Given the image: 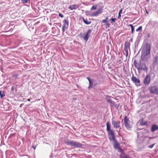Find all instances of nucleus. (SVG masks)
I'll return each mask as SVG.
<instances>
[{
  "instance_id": "nucleus-25",
  "label": "nucleus",
  "mask_w": 158,
  "mask_h": 158,
  "mask_svg": "<svg viewBox=\"0 0 158 158\" xmlns=\"http://www.w3.org/2000/svg\"><path fill=\"white\" fill-rule=\"evenodd\" d=\"M107 101L108 102L110 103L112 105H114L115 104V103L113 102V101L111 99H108Z\"/></svg>"
},
{
  "instance_id": "nucleus-47",
  "label": "nucleus",
  "mask_w": 158,
  "mask_h": 158,
  "mask_svg": "<svg viewBox=\"0 0 158 158\" xmlns=\"http://www.w3.org/2000/svg\"><path fill=\"white\" fill-rule=\"evenodd\" d=\"M130 41H131V42H132V39H131L130 40Z\"/></svg>"
},
{
  "instance_id": "nucleus-12",
  "label": "nucleus",
  "mask_w": 158,
  "mask_h": 158,
  "mask_svg": "<svg viewBox=\"0 0 158 158\" xmlns=\"http://www.w3.org/2000/svg\"><path fill=\"white\" fill-rule=\"evenodd\" d=\"M86 79L89 82V85L88 88L89 89L92 88L93 85V83L94 82V80L93 79L90 78L89 77H87Z\"/></svg>"
},
{
  "instance_id": "nucleus-14",
  "label": "nucleus",
  "mask_w": 158,
  "mask_h": 158,
  "mask_svg": "<svg viewBox=\"0 0 158 158\" xmlns=\"http://www.w3.org/2000/svg\"><path fill=\"white\" fill-rule=\"evenodd\" d=\"M106 131H108V132H110L112 131H113V130L111 129V124L109 122H107L106 124Z\"/></svg>"
},
{
  "instance_id": "nucleus-28",
  "label": "nucleus",
  "mask_w": 158,
  "mask_h": 158,
  "mask_svg": "<svg viewBox=\"0 0 158 158\" xmlns=\"http://www.w3.org/2000/svg\"><path fill=\"white\" fill-rule=\"evenodd\" d=\"M19 75V74H14L13 75V78H15V79H16L18 77V76Z\"/></svg>"
},
{
  "instance_id": "nucleus-40",
  "label": "nucleus",
  "mask_w": 158,
  "mask_h": 158,
  "mask_svg": "<svg viewBox=\"0 0 158 158\" xmlns=\"http://www.w3.org/2000/svg\"><path fill=\"white\" fill-rule=\"evenodd\" d=\"M32 147L33 148V149L35 150L36 148V146L35 145H33Z\"/></svg>"
},
{
  "instance_id": "nucleus-38",
  "label": "nucleus",
  "mask_w": 158,
  "mask_h": 158,
  "mask_svg": "<svg viewBox=\"0 0 158 158\" xmlns=\"http://www.w3.org/2000/svg\"><path fill=\"white\" fill-rule=\"evenodd\" d=\"M146 124H146V122H145V123H141V125H142V126H144Z\"/></svg>"
},
{
  "instance_id": "nucleus-33",
  "label": "nucleus",
  "mask_w": 158,
  "mask_h": 158,
  "mask_svg": "<svg viewBox=\"0 0 158 158\" xmlns=\"http://www.w3.org/2000/svg\"><path fill=\"white\" fill-rule=\"evenodd\" d=\"M155 143H154V144H151V145H149L148 147V148H153V147H154V145H155Z\"/></svg>"
},
{
  "instance_id": "nucleus-27",
  "label": "nucleus",
  "mask_w": 158,
  "mask_h": 158,
  "mask_svg": "<svg viewBox=\"0 0 158 158\" xmlns=\"http://www.w3.org/2000/svg\"><path fill=\"white\" fill-rule=\"evenodd\" d=\"M97 5H93L92 7L91 8L90 10H95L97 9Z\"/></svg>"
},
{
  "instance_id": "nucleus-35",
  "label": "nucleus",
  "mask_w": 158,
  "mask_h": 158,
  "mask_svg": "<svg viewBox=\"0 0 158 158\" xmlns=\"http://www.w3.org/2000/svg\"><path fill=\"white\" fill-rule=\"evenodd\" d=\"M108 21H107L106 20H105V19H103L102 21V22L103 23H107Z\"/></svg>"
},
{
  "instance_id": "nucleus-16",
  "label": "nucleus",
  "mask_w": 158,
  "mask_h": 158,
  "mask_svg": "<svg viewBox=\"0 0 158 158\" xmlns=\"http://www.w3.org/2000/svg\"><path fill=\"white\" fill-rule=\"evenodd\" d=\"M79 7V6L78 5L75 4L70 5L68 8L70 10H76Z\"/></svg>"
},
{
  "instance_id": "nucleus-20",
  "label": "nucleus",
  "mask_w": 158,
  "mask_h": 158,
  "mask_svg": "<svg viewBox=\"0 0 158 158\" xmlns=\"http://www.w3.org/2000/svg\"><path fill=\"white\" fill-rule=\"evenodd\" d=\"M120 156L121 158H130L129 155H126L124 154L121 155Z\"/></svg>"
},
{
  "instance_id": "nucleus-31",
  "label": "nucleus",
  "mask_w": 158,
  "mask_h": 158,
  "mask_svg": "<svg viewBox=\"0 0 158 158\" xmlns=\"http://www.w3.org/2000/svg\"><path fill=\"white\" fill-rule=\"evenodd\" d=\"M116 62L119 64H120L122 62L121 59L120 58L117 59Z\"/></svg>"
},
{
  "instance_id": "nucleus-37",
  "label": "nucleus",
  "mask_w": 158,
  "mask_h": 158,
  "mask_svg": "<svg viewBox=\"0 0 158 158\" xmlns=\"http://www.w3.org/2000/svg\"><path fill=\"white\" fill-rule=\"evenodd\" d=\"M14 86H11V90L12 91H14Z\"/></svg>"
},
{
  "instance_id": "nucleus-9",
  "label": "nucleus",
  "mask_w": 158,
  "mask_h": 158,
  "mask_svg": "<svg viewBox=\"0 0 158 158\" xmlns=\"http://www.w3.org/2000/svg\"><path fill=\"white\" fill-rule=\"evenodd\" d=\"M108 135L109 139L111 141H115L116 140L114 134V131H112L110 132H108Z\"/></svg>"
},
{
  "instance_id": "nucleus-48",
  "label": "nucleus",
  "mask_w": 158,
  "mask_h": 158,
  "mask_svg": "<svg viewBox=\"0 0 158 158\" xmlns=\"http://www.w3.org/2000/svg\"><path fill=\"white\" fill-rule=\"evenodd\" d=\"M146 1L148 2L149 1V0H146Z\"/></svg>"
},
{
  "instance_id": "nucleus-30",
  "label": "nucleus",
  "mask_w": 158,
  "mask_h": 158,
  "mask_svg": "<svg viewBox=\"0 0 158 158\" xmlns=\"http://www.w3.org/2000/svg\"><path fill=\"white\" fill-rule=\"evenodd\" d=\"M110 24L108 22L106 23V28H107L110 27Z\"/></svg>"
},
{
  "instance_id": "nucleus-22",
  "label": "nucleus",
  "mask_w": 158,
  "mask_h": 158,
  "mask_svg": "<svg viewBox=\"0 0 158 158\" xmlns=\"http://www.w3.org/2000/svg\"><path fill=\"white\" fill-rule=\"evenodd\" d=\"M83 21L84 23L87 25L91 23V21H88L86 19H85L84 18H83Z\"/></svg>"
},
{
  "instance_id": "nucleus-42",
  "label": "nucleus",
  "mask_w": 158,
  "mask_h": 158,
  "mask_svg": "<svg viewBox=\"0 0 158 158\" xmlns=\"http://www.w3.org/2000/svg\"><path fill=\"white\" fill-rule=\"evenodd\" d=\"M147 37L148 38H150V34L149 33H148L147 35Z\"/></svg>"
},
{
  "instance_id": "nucleus-8",
  "label": "nucleus",
  "mask_w": 158,
  "mask_h": 158,
  "mask_svg": "<svg viewBox=\"0 0 158 158\" xmlns=\"http://www.w3.org/2000/svg\"><path fill=\"white\" fill-rule=\"evenodd\" d=\"M151 81L150 75V74H147L143 80V83L145 85H148L150 83Z\"/></svg>"
},
{
  "instance_id": "nucleus-43",
  "label": "nucleus",
  "mask_w": 158,
  "mask_h": 158,
  "mask_svg": "<svg viewBox=\"0 0 158 158\" xmlns=\"http://www.w3.org/2000/svg\"><path fill=\"white\" fill-rule=\"evenodd\" d=\"M145 10H146V13L147 14H148V13L149 12L146 9Z\"/></svg>"
},
{
  "instance_id": "nucleus-21",
  "label": "nucleus",
  "mask_w": 158,
  "mask_h": 158,
  "mask_svg": "<svg viewBox=\"0 0 158 158\" xmlns=\"http://www.w3.org/2000/svg\"><path fill=\"white\" fill-rule=\"evenodd\" d=\"M154 64H157L158 63V56H155L154 57Z\"/></svg>"
},
{
  "instance_id": "nucleus-19",
  "label": "nucleus",
  "mask_w": 158,
  "mask_h": 158,
  "mask_svg": "<svg viewBox=\"0 0 158 158\" xmlns=\"http://www.w3.org/2000/svg\"><path fill=\"white\" fill-rule=\"evenodd\" d=\"M158 129V126L157 125L154 124L153 125L151 129L152 131L153 132H154L156 130Z\"/></svg>"
},
{
  "instance_id": "nucleus-13",
  "label": "nucleus",
  "mask_w": 158,
  "mask_h": 158,
  "mask_svg": "<svg viewBox=\"0 0 158 158\" xmlns=\"http://www.w3.org/2000/svg\"><path fill=\"white\" fill-rule=\"evenodd\" d=\"M92 30L91 29H89L85 35V36L83 37V39L86 41H87L89 39V35L91 34Z\"/></svg>"
},
{
  "instance_id": "nucleus-7",
  "label": "nucleus",
  "mask_w": 158,
  "mask_h": 158,
  "mask_svg": "<svg viewBox=\"0 0 158 158\" xmlns=\"http://www.w3.org/2000/svg\"><path fill=\"white\" fill-rule=\"evenodd\" d=\"M63 25L62 27V31L64 32L65 29H67L68 28L69 25V20L68 17L63 21Z\"/></svg>"
},
{
  "instance_id": "nucleus-41",
  "label": "nucleus",
  "mask_w": 158,
  "mask_h": 158,
  "mask_svg": "<svg viewBox=\"0 0 158 158\" xmlns=\"http://www.w3.org/2000/svg\"><path fill=\"white\" fill-rule=\"evenodd\" d=\"M122 10H123L122 9H121L120 10V11H119V12L118 14H121V12H122Z\"/></svg>"
},
{
  "instance_id": "nucleus-4",
  "label": "nucleus",
  "mask_w": 158,
  "mask_h": 158,
  "mask_svg": "<svg viewBox=\"0 0 158 158\" xmlns=\"http://www.w3.org/2000/svg\"><path fill=\"white\" fill-rule=\"evenodd\" d=\"M151 46L148 43H146L143 48L141 54L150 55Z\"/></svg>"
},
{
  "instance_id": "nucleus-24",
  "label": "nucleus",
  "mask_w": 158,
  "mask_h": 158,
  "mask_svg": "<svg viewBox=\"0 0 158 158\" xmlns=\"http://www.w3.org/2000/svg\"><path fill=\"white\" fill-rule=\"evenodd\" d=\"M128 26H130V27H131V33H132L133 32L134 30V27L131 24H129L128 25Z\"/></svg>"
},
{
  "instance_id": "nucleus-26",
  "label": "nucleus",
  "mask_w": 158,
  "mask_h": 158,
  "mask_svg": "<svg viewBox=\"0 0 158 158\" xmlns=\"http://www.w3.org/2000/svg\"><path fill=\"white\" fill-rule=\"evenodd\" d=\"M142 27L141 26H139L137 29L136 30V31H141L142 30Z\"/></svg>"
},
{
  "instance_id": "nucleus-2",
  "label": "nucleus",
  "mask_w": 158,
  "mask_h": 158,
  "mask_svg": "<svg viewBox=\"0 0 158 158\" xmlns=\"http://www.w3.org/2000/svg\"><path fill=\"white\" fill-rule=\"evenodd\" d=\"M65 143L68 145L77 148H81L83 146L82 144L74 140L66 141Z\"/></svg>"
},
{
  "instance_id": "nucleus-1",
  "label": "nucleus",
  "mask_w": 158,
  "mask_h": 158,
  "mask_svg": "<svg viewBox=\"0 0 158 158\" xmlns=\"http://www.w3.org/2000/svg\"><path fill=\"white\" fill-rule=\"evenodd\" d=\"M133 63L135 67L137 69L138 71H139L140 70H142L144 71H145L147 73L148 70V67L145 63H141V60L138 63H137L136 60H135Z\"/></svg>"
},
{
  "instance_id": "nucleus-46",
  "label": "nucleus",
  "mask_w": 158,
  "mask_h": 158,
  "mask_svg": "<svg viewBox=\"0 0 158 158\" xmlns=\"http://www.w3.org/2000/svg\"><path fill=\"white\" fill-rule=\"evenodd\" d=\"M30 99H27V101H30Z\"/></svg>"
},
{
  "instance_id": "nucleus-45",
  "label": "nucleus",
  "mask_w": 158,
  "mask_h": 158,
  "mask_svg": "<svg viewBox=\"0 0 158 158\" xmlns=\"http://www.w3.org/2000/svg\"><path fill=\"white\" fill-rule=\"evenodd\" d=\"M108 19V18L107 17H106V18L105 19V20H106V21H107V20Z\"/></svg>"
},
{
  "instance_id": "nucleus-10",
  "label": "nucleus",
  "mask_w": 158,
  "mask_h": 158,
  "mask_svg": "<svg viewBox=\"0 0 158 158\" xmlns=\"http://www.w3.org/2000/svg\"><path fill=\"white\" fill-rule=\"evenodd\" d=\"M102 12V9L101 7H99L96 11L92 12L91 16H97Z\"/></svg>"
},
{
  "instance_id": "nucleus-29",
  "label": "nucleus",
  "mask_w": 158,
  "mask_h": 158,
  "mask_svg": "<svg viewBox=\"0 0 158 158\" xmlns=\"http://www.w3.org/2000/svg\"><path fill=\"white\" fill-rule=\"evenodd\" d=\"M22 3H27L28 1L30 2V0H21Z\"/></svg>"
},
{
  "instance_id": "nucleus-36",
  "label": "nucleus",
  "mask_w": 158,
  "mask_h": 158,
  "mask_svg": "<svg viewBox=\"0 0 158 158\" xmlns=\"http://www.w3.org/2000/svg\"><path fill=\"white\" fill-rule=\"evenodd\" d=\"M59 16L61 18H63L64 17V15L61 13L59 14Z\"/></svg>"
},
{
  "instance_id": "nucleus-32",
  "label": "nucleus",
  "mask_w": 158,
  "mask_h": 158,
  "mask_svg": "<svg viewBox=\"0 0 158 158\" xmlns=\"http://www.w3.org/2000/svg\"><path fill=\"white\" fill-rule=\"evenodd\" d=\"M116 19L115 18H111L110 19V20L111 21V23L113 24V22H114L116 21Z\"/></svg>"
},
{
  "instance_id": "nucleus-18",
  "label": "nucleus",
  "mask_w": 158,
  "mask_h": 158,
  "mask_svg": "<svg viewBox=\"0 0 158 158\" xmlns=\"http://www.w3.org/2000/svg\"><path fill=\"white\" fill-rule=\"evenodd\" d=\"M114 148L115 149H118L119 150L120 149L119 147V144L118 143L117 140L114 141Z\"/></svg>"
},
{
  "instance_id": "nucleus-11",
  "label": "nucleus",
  "mask_w": 158,
  "mask_h": 158,
  "mask_svg": "<svg viewBox=\"0 0 158 158\" xmlns=\"http://www.w3.org/2000/svg\"><path fill=\"white\" fill-rule=\"evenodd\" d=\"M150 55L141 54V60L143 61L147 62L150 58Z\"/></svg>"
},
{
  "instance_id": "nucleus-15",
  "label": "nucleus",
  "mask_w": 158,
  "mask_h": 158,
  "mask_svg": "<svg viewBox=\"0 0 158 158\" xmlns=\"http://www.w3.org/2000/svg\"><path fill=\"white\" fill-rule=\"evenodd\" d=\"M130 43L128 41L125 42L124 44V50H130Z\"/></svg>"
},
{
  "instance_id": "nucleus-23",
  "label": "nucleus",
  "mask_w": 158,
  "mask_h": 158,
  "mask_svg": "<svg viewBox=\"0 0 158 158\" xmlns=\"http://www.w3.org/2000/svg\"><path fill=\"white\" fill-rule=\"evenodd\" d=\"M5 95V92L2 90L0 91V96L1 98H3Z\"/></svg>"
},
{
  "instance_id": "nucleus-6",
  "label": "nucleus",
  "mask_w": 158,
  "mask_h": 158,
  "mask_svg": "<svg viewBox=\"0 0 158 158\" xmlns=\"http://www.w3.org/2000/svg\"><path fill=\"white\" fill-rule=\"evenodd\" d=\"M113 119V118H112L111 119V122L113 127L116 129L119 128V129H120V121L118 120L117 121H116L114 120Z\"/></svg>"
},
{
  "instance_id": "nucleus-3",
  "label": "nucleus",
  "mask_w": 158,
  "mask_h": 158,
  "mask_svg": "<svg viewBox=\"0 0 158 158\" xmlns=\"http://www.w3.org/2000/svg\"><path fill=\"white\" fill-rule=\"evenodd\" d=\"M148 90L150 94H158V85L154 84L151 85L148 87Z\"/></svg>"
},
{
  "instance_id": "nucleus-39",
  "label": "nucleus",
  "mask_w": 158,
  "mask_h": 158,
  "mask_svg": "<svg viewBox=\"0 0 158 158\" xmlns=\"http://www.w3.org/2000/svg\"><path fill=\"white\" fill-rule=\"evenodd\" d=\"M121 14H118V19H120L121 18Z\"/></svg>"
},
{
  "instance_id": "nucleus-5",
  "label": "nucleus",
  "mask_w": 158,
  "mask_h": 158,
  "mask_svg": "<svg viewBox=\"0 0 158 158\" xmlns=\"http://www.w3.org/2000/svg\"><path fill=\"white\" fill-rule=\"evenodd\" d=\"M130 121L127 116L124 117V124L127 130H130L132 127V125L130 124Z\"/></svg>"
},
{
  "instance_id": "nucleus-17",
  "label": "nucleus",
  "mask_w": 158,
  "mask_h": 158,
  "mask_svg": "<svg viewBox=\"0 0 158 158\" xmlns=\"http://www.w3.org/2000/svg\"><path fill=\"white\" fill-rule=\"evenodd\" d=\"M131 80L133 82L135 83H139L140 82V80L139 79L136 78L134 76H133L131 77Z\"/></svg>"
},
{
  "instance_id": "nucleus-34",
  "label": "nucleus",
  "mask_w": 158,
  "mask_h": 158,
  "mask_svg": "<svg viewBox=\"0 0 158 158\" xmlns=\"http://www.w3.org/2000/svg\"><path fill=\"white\" fill-rule=\"evenodd\" d=\"M128 50H125V55L126 57H127L128 54Z\"/></svg>"
},
{
  "instance_id": "nucleus-44",
  "label": "nucleus",
  "mask_w": 158,
  "mask_h": 158,
  "mask_svg": "<svg viewBox=\"0 0 158 158\" xmlns=\"http://www.w3.org/2000/svg\"><path fill=\"white\" fill-rule=\"evenodd\" d=\"M23 105V104H20V107H22V105Z\"/></svg>"
}]
</instances>
